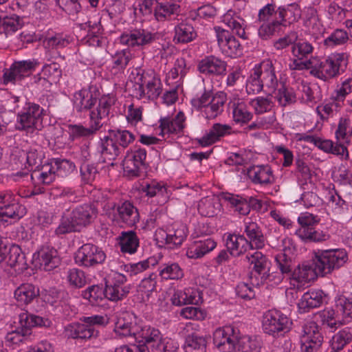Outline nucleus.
I'll return each instance as SVG.
<instances>
[{
	"label": "nucleus",
	"instance_id": "f257e3e1",
	"mask_svg": "<svg viewBox=\"0 0 352 352\" xmlns=\"http://www.w3.org/2000/svg\"><path fill=\"white\" fill-rule=\"evenodd\" d=\"M347 261V254L342 249L318 250L314 251L311 265L303 263L294 270L290 284L299 289L317 276H324L339 269Z\"/></svg>",
	"mask_w": 352,
	"mask_h": 352
},
{
	"label": "nucleus",
	"instance_id": "f03ea898",
	"mask_svg": "<svg viewBox=\"0 0 352 352\" xmlns=\"http://www.w3.org/2000/svg\"><path fill=\"white\" fill-rule=\"evenodd\" d=\"M278 85L275 68L270 60L263 61L256 65L246 82V91L248 94H256L263 91L265 97L258 96L250 100V104L256 114H263L272 111L274 106L272 100Z\"/></svg>",
	"mask_w": 352,
	"mask_h": 352
},
{
	"label": "nucleus",
	"instance_id": "7ed1b4c3",
	"mask_svg": "<svg viewBox=\"0 0 352 352\" xmlns=\"http://www.w3.org/2000/svg\"><path fill=\"white\" fill-rule=\"evenodd\" d=\"M114 100L111 97L102 96L99 100L96 109L89 113V126L82 125H69V135L74 140L80 138H87L94 135L104 124L103 120L108 118Z\"/></svg>",
	"mask_w": 352,
	"mask_h": 352
},
{
	"label": "nucleus",
	"instance_id": "20e7f679",
	"mask_svg": "<svg viewBox=\"0 0 352 352\" xmlns=\"http://www.w3.org/2000/svg\"><path fill=\"white\" fill-rule=\"evenodd\" d=\"M348 65L347 56L344 54H332L324 60L313 62L309 73L323 81H327L343 73Z\"/></svg>",
	"mask_w": 352,
	"mask_h": 352
},
{
	"label": "nucleus",
	"instance_id": "39448f33",
	"mask_svg": "<svg viewBox=\"0 0 352 352\" xmlns=\"http://www.w3.org/2000/svg\"><path fill=\"white\" fill-rule=\"evenodd\" d=\"M135 82L134 94L139 98L146 97L154 100L158 98L162 91L160 79L153 72H145L137 70L132 73Z\"/></svg>",
	"mask_w": 352,
	"mask_h": 352
},
{
	"label": "nucleus",
	"instance_id": "423d86ee",
	"mask_svg": "<svg viewBox=\"0 0 352 352\" xmlns=\"http://www.w3.org/2000/svg\"><path fill=\"white\" fill-rule=\"evenodd\" d=\"M38 65V61L34 59L14 61L9 68H5L3 70L1 78V84L3 85L19 84L31 76Z\"/></svg>",
	"mask_w": 352,
	"mask_h": 352
},
{
	"label": "nucleus",
	"instance_id": "0eeeda50",
	"mask_svg": "<svg viewBox=\"0 0 352 352\" xmlns=\"http://www.w3.org/2000/svg\"><path fill=\"white\" fill-rule=\"evenodd\" d=\"M292 325V321L280 311L272 309L263 314V329L273 337L284 336L290 331Z\"/></svg>",
	"mask_w": 352,
	"mask_h": 352
},
{
	"label": "nucleus",
	"instance_id": "6e6552de",
	"mask_svg": "<svg viewBox=\"0 0 352 352\" xmlns=\"http://www.w3.org/2000/svg\"><path fill=\"white\" fill-rule=\"evenodd\" d=\"M300 227L295 232L296 236L305 242H320L328 239L329 236L322 231L316 230L314 226L320 221L317 215L309 212L302 213L298 218Z\"/></svg>",
	"mask_w": 352,
	"mask_h": 352
},
{
	"label": "nucleus",
	"instance_id": "1a4fd4ad",
	"mask_svg": "<svg viewBox=\"0 0 352 352\" xmlns=\"http://www.w3.org/2000/svg\"><path fill=\"white\" fill-rule=\"evenodd\" d=\"M19 324L21 329H17L8 333L6 340L13 344L23 342L25 338L31 334V327H50L52 324L51 321L47 318L29 314L28 312H22L19 316Z\"/></svg>",
	"mask_w": 352,
	"mask_h": 352
},
{
	"label": "nucleus",
	"instance_id": "9d476101",
	"mask_svg": "<svg viewBox=\"0 0 352 352\" xmlns=\"http://www.w3.org/2000/svg\"><path fill=\"white\" fill-rule=\"evenodd\" d=\"M43 115V109L38 104L28 103V107L17 116L16 129L28 133L41 129Z\"/></svg>",
	"mask_w": 352,
	"mask_h": 352
},
{
	"label": "nucleus",
	"instance_id": "9b49d317",
	"mask_svg": "<svg viewBox=\"0 0 352 352\" xmlns=\"http://www.w3.org/2000/svg\"><path fill=\"white\" fill-rule=\"evenodd\" d=\"M41 153L36 148H31L28 151L21 150L13 154L12 160L17 168L23 170L16 173L17 177L28 176L34 167L41 164Z\"/></svg>",
	"mask_w": 352,
	"mask_h": 352
},
{
	"label": "nucleus",
	"instance_id": "f8f14e48",
	"mask_svg": "<svg viewBox=\"0 0 352 352\" xmlns=\"http://www.w3.org/2000/svg\"><path fill=\"white\" fill-rule=\"evenodd\" d=\"M106 254L101 248L92 243L82 245L75 254V262L85 267H94L104 263Z\"/></svg>",
	"mask_w": 352,
	"mask_h": 352
},
{
	"label": "nucleus",
	"instance_id": "ddd939ff",
	"mask_svg": "<svg viewBox=\"0 0 352 352\" xmlns=\"http://www.w3.org/2000/svg\"><path fill=\"white\" fill-rule=\"evenodd\" d=\"M302 352H317L323 342V336L314 321H308L302 326L300 336Z\"/></svg>",
	"mask_w": 352,
	"mask_h": 352
},
{
	"label": "nucleus",
	"instance_id": "4468645a",
	"mask_svg": "<svg viewBox=\"0 0 352 352\" xmlns=\"http://www.w3.org/2000/svg\"><path fill=\"white\" fill-rule=\"evenodd\" d=\"M0 221L7 222L9 219H19L25 213V208L20 205L14 195L9 191H0Z\"/></svg>",
	"mask_w": 352,
	"mask_h": 352
},
{
	"label": "nucleus",
	"instance_id": "2eb2a0df",
	"mask_svg": "<svg viewBox=\"0 0 352 352\" xmlns=\"http://www.w3.org/2000/svg\"><path fill=\"white\" fill-rule=\"evenodd\" d=\"M221 51L231 58L239 57L243 54V47L239 41L228 31L216 26L214 28Z\"/></svg>",
	"mask_w": 352,
	"mask_h": 352
},
{
	"label": "nucleus",
	"instance_id": "dca6fc26",
	"mask_svg": "<svg viewBox=\"0 0 352 352\" xmlns=\"http://www.w3.org/2000/svg\"><path fill=\"white\" fill-rule=\"evenodd\" d=\"M239 332L229 326L217 329L213 333L214 345L223 352H232L236 349Z\"/></svg>",
	"mask_w": 352,
	"mask_h": 352
},
{
	"label": "nucleus",
	"instance_id": "f3484780",
	"mask_svg": "<svg viewBox=\"0 0 352 352\" xmlns=\"http://www.w3.org/2000/svg\"><path fill=\"white\" fill-rule=\"evenodd\" d=\"M155 34L144 29H133L120 37V43L131 47H142L152 43L155 40Z\"/></svg>",
	"mask_w": 352,
	"mask_h": 352
},
{
	"label": "nucleus",
	"instance_id": "a211bd4d",
	"mask_svg": "<svg viewBox=\"0 0 352 352\" xmlns=\"http://www.w3.org/2000/svg\"><path fill=\"white\" fill-rule=\"evenodd\" d=\"M146 157V151L144 148H139L128 153L122 162L124 173L129 177L138 176L141 169L145 165Z\"/></svg>",
	"mask_w": 352,
	"mask_h": 352
},
{
	"label": "nucleus",
	"instance_id": "6ab92c4d",
	"mask_svg": "<svg viewBox=\"0 0 352 352\" xmlns=\"http://www.w3.org/2000/svg\"><path fill=\"white\" fill-rule=\"evenodd\" d=\"M98 95L95 89L89 87L88 89L83 88L76 92L74 95V107L78 112L94 110L92 109L96 104ZM96 109V108H94Z\"/></svg>",
	"mask_w": 352,
	"mask_h": 352
},
{
	"label": "nucleus",
	"instance_id": "aec40b11",
	"mask_svg": "<svg viewBox=\"0 0 352 352\" xmlns=\"http://www.w3.org/2000/svg\"><path fill=\"white\" fill-rule=\"evenodd\" d=\"M180 0H155L154 16L157 21L170 19L172 15L178 14Z\"/></svg>",
	"mask_w": 352,
	"mask_h": 352
},
{
	"label": "nucleus",
	"instance_id": "412c9836",
	"mask_svg": "<svg viewBox=\"0 0 352 352\" xmlns=\"http://www.w3.org/2000/svg\"><path fill=\"white\" fill-rule=\"evenodd\" d=\"M34 258L38 262L40 267L45 271H51L60 263L56 250L48 247L43 248L38 250L34 255Z\"/></svg>",
	"mask_w": 352,
	"mask_h": 352
},
{
	"label": "nucleus",
	"instance_id": "4be33fe9",
	"mask_svg": "<svg viewBox=\"0 0 352 352\" xmlns=\"http://www.w3.org/2000/svg\"><path fill=\"white\" fill-rule=\"evenodd\" d=\"M226 67L225 61L214 56H210L199 63L198 70L205 75H222L225 74Z\"/></svg>",
	"mask_w": 352,
	"mask_h": 352
},
{
	"label": "nucleus",
	"instance_id": "5701e85b",
	"mask_svg": "<svg viewBox=\"0 0 352 352\" xmlns=\"http://www.w3.org/2000/svg\"><path fill=\"white\" fill-rule=\"evenodd\" d=\"M4 248L3 251L5 252L4 260L6 263L16 271L21 272L27 268V263L25 255L22 253L21 248L16 245L10 247L7 252L6 246L3 243Z\"/></svg>",
	"mask_w": 352,
	"mask_h": 352
},
{
	"label": "nucleus",
	"instance_id": "b1692460",
	"mask_svg": "<svg viewBox=\"0 0 352 352\" xmlns=\"http://www.w3.org/2000/svg\"><path fill=\"white\" fill-rule=\"evenodd\" d=\"M186 120L184 113L179 111L174 118L169 117L162 118L160 120L161 131L159 135L164 136L165 134L179 133L184 128Z\"/></svg>",
	"mask_w": 352,
	"mask_h": 352
},
{
	"label": "nucleus",
	"instance_id": "393cba45",
	"mask_svg": "<svg viewBox=\"0 0 352 352\" xmlns=\"http://www.w3.org/2000/svg\"><path fill=\"white\" fill-rule=\"evenodd\" d=\"M222 21L231 29L232 32L243 39H247L245 28V21L234 10H229L222 17Z\"/></svg>",
	"mask_w": 352,
	"mask_h": 352
},
{
	"label": "nucleus",
	"instance_id": "a878e982",
	"mask_svg": "<svg viewBox=\"0 0 352 352\" xmlns=\"http://www.w3.org/2000/svg\"><path fill=\"white\" fill-rule=\"evenodd\" d=\"M228 251L233 256H239L252 248V244L243 235L229 234L226 241Z\"/></svg>",
	"mask_w": 352,
	"mask_h": 352
},
{
	"label": "nucleus",
	"instance_id": "bb28decb",
	"mask_svg": "<svg viewBox=\"0 0 352 352\" xmlns=\"http://www.w3.org/2000/svg\"><path fill=\"white\" fill-rule=\"evenodd\" d=\"M68 338L74 339H90L98 336V332L86 323L74 322L65 327Z\"/></svg>",
	"mask_w": 352,
	"mask_h": 352
},
{
	"label": "nucleus",
	"instance_id": "cd10ccee",
	"mask_svg": "<svg viewBox=\"0 0 352 352\" xmlns=\"http://www.w3.org/2000/svg\"><path fill=\"white\" fill-rule=\"evenodd\" d=\"M96 210L90 205L85 204L76 207L71 213L74 224L80 228L89 224L96 217Z\"/></svg>",
	"mask_w": 352,
	"mask_h": 352
},
{
	"label": "nucleus",
	"instance_id": "c85d7f7f",
	"mask_svg": "<svg viewBox=\"0 0 352 352\" xmlns=\"http://www.w3.org/2000/svg\"><path fill=\"white\" fill-rule=\"evenodd\" d=\"M325 295L322 290H310L305 293L298 306L303 312L309 311L311 309L320 307L324 300Z\"/></svg>",
	"mask_w": 352,
	"mask_h": 352
},
{
	"label": "nucleus",
	"instance_id": "c756f323",
	"mask_svg": "<svg viewBox=\"0 0 352 352\" xmlns=\"http://www.w3.org/2000/svg\"><path fill=\"white\" fill-rule=\"evenodd\" d=\"M227 101V94L219 91L213 96V100L201 110L203 116L207 119H213L223 111V106Z\"/></svg>",
	"mask_w": 352,
	"mask_h": 352
},
{
	"label": "nucleus",
	"instance_id": "7c9ffc66",
	"mask_svg": "<svg viewBox=\"0 0 352 352\" xmlns=\"http://www.w3.org/2000/svg\"><path fill=\"white\" fill-rule=\"evenodd\" d=\"M231 129V126L228 124H214L209 132L198 139L197 142L202 146L211 145L217 142L221 137L230 134Z\"/></svg>",
	"mask_w": 352,
	"mask_h": 352
},
{
	"label": "nucleus",
	"instance_id": "2f4dec72",
	"mask_svg": "<svg viewBox=\"0 0 352 352\" xmlns=\"http://www.w3.org/2000/svg\"><path fill=\"white\" fill-rule=\"evenodd\" d=\"M217 243L211 238L195 241L186 251V256L190 258H199L215 248Z\"/></svg>",
	"mask_w": 352,
	"mask_h": 352
},
{
	"label": "nucleus",
	"instance_id": "473e14b6",
	"mask_svg": "<svg viewBox=\"0 0 352 352\" xmlns=\"http://www.w3.org/2000/svg\"><path fill=\"white\" fill-rule=\"evenodd\" d=\"M14 298L20 305H28L39 296V289L31 283H23L14 291Z\"/></svg>",
	"mask_w": 352,
	"mask_h": 352
},
{
	"label": "nucleus",
	"instance_id": "72a5a7b5",
	"mask_svg": "<svg viewBox=\"0 0 352 352\" xmlns=\"http://www.w3.org/2000/svg\"><path fill=\"white\" fill-rule=\"evenodd\" d=\"M277 14L278 21L280 22V25L287 26V24L296 21L300 17L301 12L298 4L291 3L278 7Z\"/></svg>",
	"mask_w": 352,
	"mask_h": 352
},
{
	"label": "nucleus",
	"instance_id": "f704fd0d",
	"mask_svg": "<svg viewBox=\"0 0 352 352\" xmlns=\"http://www.w3.org/2000/svg\"><path fill=\"white\" fill-rule=\"evenodd\" d=\"M199 212L205 217H214L221 209V204L219 197L215 196H207L202 198L197 206Z\"/></svg>",
	"mask_w": 352,
	"mask_h": 352
},
{
	"label": "nucleus",
	"instance_id": "c9c22d12",
	"mask_svg": "<svg viewBox=\"0 0 352 352\" xmlns=\"http://www.w3.org/2000/svg\"><path fill=\"white\" fill-rule=\"evenodd\" d=\"M247 259L251 265H253V272L260 276L266 274L270 272V261L262 252L254 251V252H248L246 256Z\"/></svg>",
	"mask_w": 352,
	"mask_h": 352
},
{
	"label": "nucleus",
	"instance_id": "e433bc0d",
	"mask_svg": "<svg viewBox=\"0 0 352 352\" xmlns=\"http://www.w3.org/2000/svg\"><path fill=\"white\" fill-rule=\"evenodd\" d=\"M232 110L233 120L236 123L245 124L252 118V113L247 108L246 104L240 99H234L228 104Z\"/></svg>",
	"mask_w": 352,
	"mask_h": 352
},
{
	"label": "nucleus",
	"instance_id": "4c0bfd02",
	"mask_svg": "<svg viewBox=\"0 0 352 352\" xmlns=\"http://www.w3.org/2000/svg\"><path fill=\"white\" fill-rule=\"evenodd\" d=\"M253 183L261 185L272 184L274 182L272 168L269 166H256L249 170Z\"/></svg>",
	"mask_w": 352,
	"mask_h": 352
},
{
	"label": "nucleus",
	"instance_id": "58836bf2",
	"mask_svg": "<svg viewBox=\"0 0 352 352\" xmlns=\"http://www.w3.org/2000/svg\"><path fill=\"white\" fill-rule=\"evenodd\" d=\"M120 219L129 226H135L140 220L138 209L129 201H124L117 208Z\"/></svg>",
	"mask_w": 352,
	"mask_h": 352
},
{
	"label": "nucleus",
	"instance_id": "ea45409f",
	"mask_svg": "<svg viewBox=\"0 0 352 352\" xmlns=\"http://www.w3.org/2000/svg\"><path fill=\"white\" fill-rule=\"evenodd\" d=\"M245 232L250 239L249 243L254 245L256 249H261L265 245V238L260 226L255 222H245Z\"/></svg>",
	"mask_w": 352,
	"mask_h": 352
},
{
	"label": "nucleus",
	"instance_id": "a19ab883",
	"mask_svg": "<svg viewBox=\"0 0 352 352\" xmlns=\"http://www.w3.org/2000/svg\"><path fill=\"white\" fill-rule=\"evenodd\" d=\"M136 336L135 340L138 342L147 343L153 351L155 348V344L157 343L162 334L157 329L150 326H144L142 328L139 327Z\"/></svg>",
	"mask_w": 352,
	"mask_h": 352
},
{
	"label": "nucleus",
	"instance_id": "79ce46f5",
	"mask_svg": "<svg viewBox=\"0 0 352 352\" xmlns=\"http://www.w3.org/2000/svg\"><path fill=\"white\" fill-rule=\"evenodd\" d=\"M119 245L122 252L134 254L139 247V239L133 231L122 232L119 236Z\"/></svg>",
	"mask_w": 352,
	"mask_h": 352
},
{
	"label": "nucleus",
	"instance_id": "37998d69",
	"mask_svg": "<svg viewBox=\"0 0 352 352\" xmlns=\"http://www.w3.org/2000/svg\"><path fill=\"white\" fill-rule=\"evenodd\" d=\"M262 342L257 337L243 336L237 338L236 342V352H260Z\"/></svg>",
	"mask_w": 352,
	"mask_h": 352
},
{
	"label": "nucleus",
	"instance_id": "c03bdc74",
	"mask_svg": "<svg viewBox=\"0 0 352 352\" xmlns=\"http://www.w3.org/2000/svg\"><path fill=\"white\" fill-rule=\"evenodd\" d=\"M159 276L162 280H179L184 276L183 270L177 263H168L160 265Z\"/></svg>",
	"mask_w": 352,
	"mask_h": 352
},
{
	"label": "nucleus",
	"instance_id": "a18cd8bd",
	"mask_svg": "<svg viewBox=\"0 0 352 352\" xmlns=\"http://www.w3.org/2000/svg\"><path fill=\"white\" fill-rule=\"evenodd\" d=\"M188 234L186 225L182 223L175 224L171 230H168V248H175L182 245Z\"/></svg>",
	"mask_w": 352,
	"mask_h": 352
},
{
	"label": "nucleus",
	"instance_id": "49530a36",
	"mask_svg": "<svg viewBox=\"0 0 352 352\" xmlns=\"http://www.w3.org/2000/svg\"><path fill=\"white\" fill-rule=\"evenodd\" d=\"M122 152L109 133L101 140V153L104 160H115Z\"/></svg>",
	"mask_w": 352,
	"mask_h": 352
},
{
	"label": "nucleus",
	"instance_id": "de8ad7c7",
	"mask_svg": "<svg viewBox=\"0 0 352 352\" xmlns=\"http://www.w3.org/2000/svg\"><path fill=\"white\" fill-rule=\"evenodd\" d=\"M175 34L174 40L177 43H188L197 36L193 26L188 23H181L175 28Z\"/></svg>",
	"mask_w": 352,
	"mask_h": 352
},
{
	"label": "nucleus",
	"instance_id": "09e8293b",
	"mask_svg": "<svg viewBox=\"0 0 352 352\" xmlns=\"http://www.w3.org/2000/svg\"><path fill=\"white\" fill-rule=\"evenodd\" d=\"M317 317L321 325L331 331H335L342 324L340 320L337 318L335 311L332 309H324L318 312Z\"/></svg>",
	"mask_w": 352,
	"mask_h": 352
},
{
	"label": "nucleus",
	"instance_id": "8fccbe9b",
	"mask_svg": "<svg viewBox=\"0 0 352 352\" xmlns=\"http://www.w3.org/2000/svg\"><path fill=\"white\" fill-rule=\"evenodd\" d=\"M157 276L155 274H150L143 278L138 287V292L141 294L144 301L148 300L153 293H156Z\"/></svg>",
	"mask_w": 352,
	"mask_h": 352
},
{
	"label": "nucleus",
	"instance_id": "3c124183",
	"mask_svg": "<svg viewBox=\"0 0 352 352\" xmlns=\"http://www.w3.org/2000/svg\"><path fill=\"white\" fill-rule=\"evenodd\" d=\"M109 133L122 151L135 139L134 134L128 130H109Z\"/></svg>",
	"mask_w": 352,
	"mask_h": 352
},
{
	"label": "nucleus",
	"instance_id": "603ef678",
	"mask_svg": "<svg viewBox=\"0 0 352 352\" xmlns=\"http://www.w3.org/2000/svg\"><path fill=\"white\" fill-rule=\"evenodd\" d=\"M207 341L203 336L195 333L188 335L186 338V352H206Z\"/></svg>",
	"mask_w": 352,
	"mask_h": 352
},
{
	"label": "nucleus",
	"instance_id": "864d4df0",
	"mask_svg": "<svg viewBox=\"0 0 352 352\" xmlns=\"http://www.w3.org/2000/svg\"><path fill=\"white\" fill-rule=\"evenodd\" d=\"M278 85L279 84L274 94H275L274 98L277 100L279 104L282 107H286L296 102V97L293 89L286 87L284 84H280V87Z\"/></svg>",
	"mask_w": 352,
	"mask_h": 352
},
{
	"label": "nucleus",
	"instance_id": "5fc2aeb1",
	"mask_svg": "<svg viewBox=\"0 0 352 352\" xmlns=\"http://www.w3.org/2000/svg\"><path fill=\"white\" fill-rule=\"evenodd\" d=\"M336 138L337 141L349 144L352 138V126L350 120L347 118H341L340 119L338 129L336 131Z\"/></svg>",
	"mask_w": 352,
	"mask_h": 352
},
{
	"label": "nucleus",
	"instance_id": "6e6d98bb",
	"mask_svg": "<svg viewBox=\"0 0 352 352\" xmlns=\"http://www.w3.org/2000/svg\"><path fill=\"white\" fill-rule=\"evenodd\" d=\"M130 287H118L109 282L104 288L105 298L111 301L122 300L129 292Z\"/></svg>",
	"mask_w": 352,
	"mask_h": 352
},
{
	"label": "nucleus",
	"instance_id": "4d7b16f0",
	"mask_svg": "<svg viewBox=\"0 0 352 352\" xmlns=\"http://www.w3.org/2000/svg\"><path fill=\"white\" fill-rule=\"evenodd\" d=\"M332 177L334 182L341 185H349L352 187V173L343 164L334 168Z\"/></svg>",
	"mask_w": 352,
	"mask_h": 352
},
{
	"label": "nucleus",
	"instance_id": "13d9d810",
	"mask_svg": "<svg viewBox=\"0 0 352 352\" xmlns=\"http://www.w3.org/2000/svg\"><path fill=\"white\" fill-rule=\"evenodd\" d=\"M130 59L129 52L122 50L116 53L112 58L111 72L113 74L122 72L128 65Z\"/></svg>",
	"mask_w": 352,
	"mask_h": 352
},
{
	"label": "nucleus",
	"instance_id": "bf43d9fd",
	"mask_svg": "<svg viewBox=\"0 0 352 352\" xmlns=\"http://www.w3.org/2000/svg\"><path fill=\"white\" fill-rule=\"evenodd\" d=\"M302 98L307 102L316 103L322 99L320 88L317 84H302Z\"/></svg>",
	"mask_w": 352,
	"mask_h": 352
},
{
	"label": "nucleus",
	"instance_id": "052dcab7",
	"mask_svg": "<svg viewBox=\"0 0 352 352\" xmlns=\"http://www.w3.org/2000/svg\"><path fill=\"white\" fill-rule=\"evenodd\" d=\"M42 74L50 84L56 83L62 76V70L56 63H52L43 66Z\"/></svg>",
	"mask_w": 352,
	"mask_h": 352
},
{
	"label": "nucleus",
	"instance_id": "680f3d73",
	"mask_svg": "<svg viewBox=\"0 0 352 352\" xmlns=\"http://www.w3.org/2000/svg\"><path fill=\"white\" fill-rule=\"evenodd\" d=\"M82 296L91 303L98 304L105 298L104 289L99 285H91L83 292Z\"/></svg>",
	"mask_w": 352,
	"mask_h": 352
},
{
	"label": "nucleus",
	"instance_id": "e2e57ef3",
	"mask_svg": "<svg viewBox=\"0 0 352 352\" xmlns=\"http://www.w3.org/2000/svg\"><path fill=\"white\" fill-rule=\"evenodd\" d=\"M67 280L71 286L76 288H80L86 284L84 272L78 268H72L67 271Z\"/></svg>",
	"mask_w": 352,
	"mask_h": 352
},
{
	"label": "nucleus",
	"instance_id": "0e129e2a",
	"mask_svg": "<svg viewBox=\"0 0 352 352\" xmlns=\"http://www.w3.org/2000/svg\"><path fill=\"white\" fill-rule=\"evenodd\" d=\"M280 22L276 19H272L270 23H264L262 24L258 30V36L263 40H267L272 36L275 32H278L280 30Z\"/></svg>",
	"mask_w": 352,
	"mask_h": 352
},
{
	"label": "nucleus",
	"instance_id": "69168bd1",
	"mask_svg": "<svg viewBox=\"0 0 352 352\" xmlns=\"http://www.w3.org/2000/svg\"><path fill=\"white\" fill-rule=\"evenodd\" d=\"M142 191L146 192V195L152 197L154 196H160L164 197L165 199L167 198V189L164 184L152 181L145 186H142Z\"/></svg>",
	"mask_w": 352,
	"mask_h": 352
},
{
	"label": "nucleus",
	"instance_id": "338daca9",
	"mask_svg": "<svg viewBox=\"0 0 352 352\" xmlns=\"http://www.w3.org/2000/svg\"><path fill=\"white\" fill-rule=\"evenodd\" d=\"M352 330L350 328H345L340 331L332 338V344L336 349H342L344 346L351 342Z\"/></svg>",
	"mask_w": 352,
	"mask_h": 352
},
{
	"label": "nucleus",
	"instance_id": "774afa93",
	"mask_svg": "<svg viewBox=\"0 0 352 352\" xmlns=\"http://www.w3.org/2000/svg\"><path fill=\"white\" fill-rule=\"evenodd\" d=\"M348 40V32L341 29H337L324 40V43L327 46L333 47L344 44Z\"/></svg>",
	"mask_w": 352,
	"mask_h": 352
}]
</instances>
